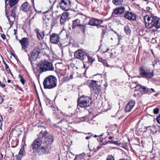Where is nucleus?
Instances as JSON below:
<instances>
[{
    "label": "nucleus",
    "mask_w": 160,
    "mask_h": 160,
    "mask_svg": "<svg viewBox=\"0 0 160 160\" xmlns=\"http://www.w3.org/2000/svg\"><path fill=\"white\" fill-rule=\"evenodd\" d=\"M144 20L145 27L147 28H151L155 27L157 29L160 28V19L154 16L148 15L145 16Z\"/></svg>",
    "instance_id": "nucleus-1"
},
{
    "label": "nucleus",
    "mask_w": 160,
    "mask_h": 160,
    "mask_svg": "<svg viewBox=\"0 0 160 160\" xmlns=\"http://www.w3.org/2000/svg\"><path fill=\"white\" fill-rule=\"evenodd\" d=\"M44 88L45 89H52L56 87L57 79L53 75H49L46 77L43 82Z\"/></svg>",
    "instance_id": "nucleus-2"
},
{
    "label": "nucleus",
    "mask_w": 160,
    "mask_h": 160,
    "mask_svg": "<svg viewBox=\"0 0 160 160\" xmlns=\"http://www.w3.org/2000/svg\"><path fill=\"white\" fill-rule=\"evenodd\" d=\"M90 98L88 96H82L79 97L78 101L77 108L80 109L81 108H85L90 106L91 103Z\"/></svg>",
    "instance_id": "nucleus-3"
},
{
    "label": "nucleus",
    "mask_w": 160,
    "mask_h": 160,
    "mask_svg": "<svg viewBox=\"0 0 160 160\" xmlns=\"http://www.w3.org/2000/svg\"><path fill=\"white\" fill-rule=\"evenodd\" d=\"M139 74L142 78H151L153 76L154 73L153 70L148 69L144 67H142L140 68Z\"/></svg>",
    "instance_id": "nucleus-4"
},
{
    "label": "nucleus",
    "mask_w": 160,
    "mask_h": 160,
    "mask_svg": "<svg viewBox=\"0 0 160 160\" xmlns=\"http://www.w3.org/2000/svg\"><path fill=\"white\" fill-rule=\"evenodd\" d=\"M18 0H5V16L7 17L9 22H11L10 19L8 15V10L14 6L18 2Z\"/></svg>",
    "instance_id": "nucleus-5"
},
{
    "label": "nucleus",
    "mask_w": 160,
    "mask_h": 160,
    "mask_svg": "<svg viewBox=\"0 0 160 160\" xmlns=\"http://www.w3.org/2000/svg\"><path fill=\"white\" fill-rule=\"evenodd\" d=\"M31 148L35 154H39L40 152V137L38 136V138L33 140L32 142Z\"/></svg>",
    "instance_id": "nucleus-6"
},
{
    "label": "nucleus",
    "mask_w": 160,
    "mask_h": 160,
    "mask_svg": "<svg viewBox=\"0 0 160 160\" xmlns=\"http://www.w3.org/2000/svg\"><path fill=\"white\" fill-rule=\"evenodd\" d=\"M40 52V49L38 47H36L32 51L30 55L28 54L29 57V60L30 62L32 65L33 67L32 61L37 60V58H38Z\"/></svg>",
    "instance_id": "nucleus-7"
},
{
    "label": "nucleus",
    "mask_w": 160,
    "mask_h": 160,
    "mask_svg": "<svg viewBox=\"0 0 160 160\" xmlns=\"http://www.w3.org/2000/svg\"><path fill=\"white\" fill-rule=\"evenodd\" d=\"M54 69V67L51 63L45 62L41 63V73L47 71H53Z\"/></svg>",
    "instance_id": "nucleus-8"
},
{
    "label": "nucleus",
    "mask_w": 160,
    "mask_h": 160,
    "mask_svg": "<svg viewBox=\"0 0 160 160\" xmlns=\"http://www.w3.org/2000/svg\"><path fill=\"white\" fill-rule=\"evenodd\" d=\"M71 2L70 0H62L59 3L61 8L63 10L68 11L71 7Z\"/></svg>",
    "instance_id": "nucleus-9"
},
{
    "label": "nucleus",
    "mask_w": 160,
    "mask_h": 160,
    "mask_svg": "<svg viewBox=\"0 0 160 160\" xmlns=\"http://www.w3.org/2000/svg\"><path fill=\"white\" fill-rule=\"evenodd\" d=\"M74 56L76 58L82 61L86 58L87 54L82 50L78 49L75 52Z\"/></svg>",
    "instance_id": "nucleus-10"
},
{
    "label": "nucleus",
    "mask_w": 160,
    "mask_h": 160,
    "mask_svg": "<svg viewBox=\"0 0 160 160\" xmlns=\"http://www.w3.org/2000/svg\"><path fill=\"white\" fill-rule=\"evenodd\" d=\"M98 81L92 80L89 85L91 91H101L100 85Z\"/></svg>",
    "instance_id": "nucleus-11"
},
{
    "label": "nucleus",
    "mask_w": 160,
    "mask_h": 160,
    "mask_svg": "<svg viewBox=\"0 0 160 160\" xmlns=\"http://www.w3.org/2000/svg\"><path fill=\"white\" fill-rule=\"evenodd\" d=\"M104 20H100L94 18H92L89 20L88 24L92 26H97L99 28V26L101 24Z\"/></svg>",
    "instance_id": "nucleus-12"
},
{
    "label": "nucleus",
    "mask_w": 160,
    "mask_h": 160,
    "mask_svg": "<svg viewBox=\"0 0 160 160\" xmlns=\"http://www.w3.org/2000/svg\"><path fill=\"white\" fill-rule=\"evenodd\" d=\"M42 140L43 141V143H45L46 145L48 144H52L53 142V137L48 133L47 135L44 137L42 136Z\"/></svg>",
    "instance_id": "nucleus-13"
},
{
    "label": "nucleus",
    "mask_w": 160,
    "mask_h": 160,
    "mask_svg": "<svg viewBox=\"0 0 160 160\" xmlns=\"http://www.w3.org/2000/svg\"><path fill=\"white\" fill-rule=\"evenodd\" d=\"M59 37L57 34L53 33L50 36V40L52 43L58 44L59 42Z\"/></svg>",
    "instance_id": "nucleus-14"
},
{
    "label": "nucleus",
    "mask_w": 160,
    "mask_h": 160,
    "mask_svg": "<svg viewBox=\"0 0 160 160\" xmlns=\"http://www.w3.org/2000/svg\"><path fill=\"white\" fill-rule=\"evenodd\" d=\"M136 102L134 100H131L127 103L125 107V110L126 112H129L132 110Z\"/></svg>",
    "instance_id": "nucleus-15"
},
{
    "label": "nucleus",
    "mask_w": 160,
    "mask_h": 160,
    "mask_svg": "<svg viewBox=\"0 0 160 160\" xmlns=\"http://www.w3.org/2000/svg\"><path fill=\"white\" fill-rule=\"evenodd\" d=\"M125 8L124 6H120L114 9L113 13L115 14H122L125 12Z\"/></svg>",
    "instance_id": "nucleus-16"
},
{
    "label": "nucleus",
    "mask_w": 160,
    "mask_h": 160,
    "mask_svg": "<svg viewBox=\"0 0 160 160\" xmlns=\"http://www.w3.org/2000/svg\"><path fill=\"white\" fill-rule=\"evenodd\" d=\"M124 17L128 20H132L134 21L136 19V14L128 11L127 12L124 14Z\"/></svg>",
    "instance_id": "nucleus-17"
},
{
    "label": "nucleus",
    "mask_w": 160,
    "mask_h": 160,
    "mask_svg": "<svg viewBox=\"0 0 160 160\" xmlns=\"http://www.w3.org/2000/svg\"><path fill=\"white\" fill-rule=\"evenodd\" d=\"M69 13L66 12L63 13L60 18V22L61 24L64 23L69 19Z\"/></svg>",
    "instance_id": "nucleus-18"
},
{
    "label": "nucleus",
    "mask_w": 160,
    "mask_h": 160,
    "mask_svg": "<svg viewBox=\"0 0 160 160\" xmlns=\"http://www.w3.org/2000/svg\"><path fill=\"white\" fill-rule=\"evenodd\" d=\"M19 42L22 45V49L28 47V40L27 38H23L22 39L19 40Z\"/></svg>",
    "instance_id": "nucleus-19"
},
{
    "label": "nucleus",
    "mask_w": 160,
    "mask_h": 160,
    "mask_svg": "<svg viewBox=\"0 0 160 160\" xmlns=\"http://www.w3.org/2000/svg\"><path fill=\"white\" fill-rule=\"evenodd\" d=\"M31 7L27 2L23 3L20 8V9L24 12H27L30 10Z\"/></svg>",
    "instance_id": "nucleus-20"
},
{
    "label": "nucleus",
    "mask_w": 160,
    "mask_h": 160,
    "mask_svg": "<svg viewBox=\"0 0 160 160\" xmlns=\"http://www.w3.org/2000/svg\"><path fill=\"white\" fill-rule=\"evenodd\" d=\"M36 67L33 68L35 74L38 79L39 81V76L40 75V63L36 64Z\"/></svg>",
    "instance_id": "nucleus-21"
},
{
    "label": "nucleus",
    "mask_w": 160,
    "mask_h": 160,
    "mask_svg": "<svg viewBox=\"0 0 160 160\" xmlns=\"http://www.w3.org/2000/svg\"><path fill=\"white\" fill-rule=\"evenodd\" d=\"M50 11L49 10H47L46 11L42 12V19L43 21L46 20H47L49 21L50 18V17L51 15L50 13H49Z\"/></svg>",
    "instance_id": "nucleus-22"
},
{
    "label": "nucleus",
    "mask_w": 160,
    "mask_h": 160,
    "mask_svg": "<svg viewBox=\"0 0 160 160\" xmlns=\"http://www.w3.org/2000/svg\"><path fill=\"white\" fill-rule=\"evenodd\" d=\"M100 91H91V100H94L97 99Z\"/></svg>",
    "instance_id": "nucleus-23"
},
{
    "label": "nucleus",
    "mask_w": 160,
    "mask_h": 160,
    "mask_svg": "<svg viewBox=\"0 0 160 160\" xmlns=\"http://www.w3.org/2000/svg\"><path fill=\"white\" fill-rule=\"evenodd\" d=\"M81 24L80 20L77 19L73 21L72 28L73 29H75L77 27H78Z\"/></svg>",
    "instance_id": "nucleus-24"
},
{
    "label": "nucleus",
    "mask_w": 160,
    "mask_h": 160,
    "mask_svg": "<svg viewBox=\"0 0 160 160\" xmlns=\"http://www.w3.org/2000/svg\"><path fill=\"white\" fill-rule=\"evenodd\" d=\"M41 136L44 137L45 135H47L48 133L46 130V127L41 125Z\"/></svg>",
    "instance_id": "nucleus-25"
},
{
    "label": "nucleus",
    "mask_w": 160,
    "mask_h": 160,
    "mask_svg": "<svg viewBox=\"0 0 160 160\" xmlns=\"http://www.w3.org/2000/svg\"><path fill=\"white\" fill-rule=\"evenodd\" d=\"M41 151L43 154H48L49 152V149L47 146H42L41 148Z\"/></svg>",
    "instance_id": "nucleus-26"
},
{
    "label": "nucleus",
    "mask_w": 160,
    "mask_h": 160,
    "mask_svg": "<svg viewBox=\"0 0 160 160\" xmlns=\"http://www.w3.org/2000/svg\"><path fill=\"white\" fill-rule=\"evenodd\" d=\"M79 29L83 34H85V30L87 28L86 24H81L78 27Z\"/></svg>",
    "instance_id": "nucleus-27"
},
{
    "label": "nucleus",
    "mask_w": 160,
    "mask_h": 160,
    "mask_svg": "<svg viewBox=\"0 0 160 160\" xmlns=\"http://www.w3.org/2000/svg\"><path fill=\"white\" fill-rule=\"evenodd\" d=\"M17 7L14 6L10 14V16L13 18L14 20L16 14Z\"/></svg>",
    "instance_id": "nucleus-28"
},
{
    "label": "nucleus",
    "mask_w": 160,
    "mask_h": 160,
    "mask_svg": "<svg viewBox=\"0 0 160 160\" xmlns=\"http://www.w3.org/2000/svg\"><path fill=\"white\" fill-rule=\"evenodd\" d=\"M98 60L99 62H101L104 66L106 67H109V65L107 63V61L102 58H98Z\"/></svg>",
    "instance_id": "nucleus-29"
},
{
    "label": "nucleus",
    "mask_w": 160,
    "mask_h": 160,
    "mask_svg": "<svg viewBox=\"0 0 160 160\" xmlns=\"http://www.w3.org/2000/svg\"><path fill=\"white\" fill-rule=\"evenodd\" d=\"M124 30L127 35H129L131 34V31L129 26L128 25L124 26Z\"/></svg>",
    "instance_id": "nucleus-30"
},
{
    "label": "nucleus",
    "mask_w": 160,
    "mask_h": 160,
    "mask_svg": "<svg viewBox=\"0 0 160 160\" xmlns=\"http://www.w3.org/2000/svg\"><path fill=\"white\" fill-rule=\"evenodd\" d=\"M136 88L139 89H142L143 91L145 92L149 91L150 90V89L147 88L146 87L141 85H138Z\"/></svg>",
    "instance_id": "nucleus-31"
},
{
    "label": "nucleus",
    "mask_w": 160,
    "mask_h": 160,
    "mask_svg": "<svg viewBox=\"0 0 160 160\" xmlns=\"http://www.w3.org/2000/svg\"><path fill=\"white\" fill-rule=\"evenodd\" d=\"M99 28H104L103 29H102V32L101 34V37L102 38H104L105 33L106 32V29L107 28V26H99Z\"/></svg>",
    "instance_id": "nucleus-32"
},
{
    "label": "nucleus",
    "mask_w": 160,
    "mask_h": 160,
    "mask_svg": "<svg viewBox=\"0 0 160 160\" xmlns=\"http://www.w3.org/2000/svg\"><path fill=\"white\" fill-rule=\"evenodd\" d=\"M123 0H113L112 3L116 6L120 5L122 4Z\"/></svg>",
    "instance_id": "nucleus-33"
},
{
    "label": "nucleus",
    "mask_w": 160,
    "mask_h": 160,
    "mask_svg": "<svg viewBox=\"0 0 160 160\" xmlns=\"http://www.w3.org/2000/svg\"><path fill=\"white\" fill-rule=\"evenodd\" d=\"M24 151V145H22L21 148H20L19 152L18 153V155L22 156V157L23 156V152Z\"/></svg>",
    "instance_id": "nucleus-34"
},
{
    "label": "nucleus",
    "mask_w": 160,
    "mask_h": 160,
    "mask_svg": "<svg viewBox=\"0 0 160 160\" xmlns=\"http://www.w3.org/2000/svg\"><path fill=\"white\" fill-rule=\"evenodd\" d=\"M87 57L88 59V61L87 62L88 63H90L91 64H92V62L95 61V59H94L92 58L89 55H87Z\"/></svg>",
    "instance_id": "nucleus-35"
},
{
    "label": "nucleus",
    "mask_w": 160,
    "mask_h": 160,
    "mask_svg": "<svg viewBox=\"0 0 160 160\" xmlns=\"http://www.w3.org/2000/svg\"><path fill=\"white\" fill-rule=\"evenodd\" d=\"M159 62H160L158 59L155 58L154 61H152V65L153 67H154L158 63H159Z\"/></svg>",
    "instance_id": "nucleus-36"
},
{
    "label": "nucleus",
    "mask_w": 160,
    "mask_h": 160,
    "mask_svg": "<svg viewBox=\"0 0 160 160\" xmlns=\"http://www.w3.org/2000/svg\"><path fill=\"white\" fill-rule=\"evenodd\" d=\"M35 32H36L37 37L39 40H40V32L39 29L38 28H36L35 30Z\"/></svg>",
    "instance_id": "nucleus-37"
},
{
    "label": "nucleus",
    "mask_w": 160,
    "mask_h": 160,
    "mask_svg": "<svg viewBox=\"0 0 160 160\" xmlns=\"http://www.w3.org/2000/svg\"><path fill=\"white\" fill-rule=\"evenodd\" d=\"M19 78H20V81L21 83L24 85L25 83V80L23 78L21 75V74H19L18 75Z\"/></svg>",
    "instance_id": "nucleus-38"
},
{
    "label": "nucleus",
    "mask_w": 160,
    "mask_h": 160,
    "mask_svg": "<svg viewBox=\"0 0 160 160\" xmlns=\"http://www.w3.org/2000/svg\"><path fill=\"white\" fill-rule=\"evenodd\" d=\"M70 118V117L69 116H67L66 117L65 119H63L62 120H61L59 122H58V124H59V123H61L62 121H64V120H65L66 121V122H68L69 123H71L72 122H69V121L68 120V119Z\"/></svg>",
    "instance_id": "nucleus-39"
},
{
    "label": "nucleus",
    "mask_w": 160,
    "mask_h": 160,
    "mask_svg": "<svg viewBox=\"0 0 160 160\" xmlns=\"http://www.w3.org/2000/svg\"><path fill=\"white\" fill-rule=\"evenodd\" d=\"M47 48V45L46 43L44 42L43 43H41V49H45Z\"/></svg>",
    "instance_id": "nucleus-40"
},
{
    "label": "nucleus",
    "mask_w": 160,
    "mask_h": 160,
    "mask_svg": "<svg viewBox=\"0 0 160 160\" xmlns=\"http://www.w3.org/2000/svg\"><path fill=\"white\" fill-rule=\"evenodd\" d=\"M159 109L158 108H156L153 110V112L154 114H157L159 112Z\"/></svg>",
    "instance_id": "nucleus-41"
},
{
    "label": "nucleus",
    "mask_w": 160,
    "mask_h": 160,
    "mask_svg": "<svg viewBox=\"0 0 160 160\" xmlns=\"http://www.w3.org/2000/svg\"><path fill=\"white\" fill-rule=\"evenodd\" d=\"M106 160H114V158L112 155H109Z\"/></svg>",
    "instance_id": "nucleus-42"
},
{
    "label": "nucleus",
    "mask_w": 160,
    "mask_h": 160,
    "mask_svg": "<svg viewBox=\"0 0 160 160\" xmlns=\"http://www.w3.org/2000/svg\"><path fill=\"white\" fill-rule=\"evenodd\" d=\"M15 87L17 89H18L20 91L23 92V90H22V88H20L18 85L16 84L15 86Z\"/></svg>",
    "instance_id": "nucleus-43"
},
{
    "label": "nucleus",
    "mask_w": 160,
    "mask_h": 160,
    "mask_svg": "<svg viewBox=\"0 0 160 160\" xmlns=\"http://www.w3.org/2000/svg\"><path fill=\"white\" fill-rule=\"evenodd\" d=\"M141 126H142V127H141V128H140V126H139L138 125V129L140 130V131L141 132V131H142V130L143 129H144V126H143V124H142L141 125Z\"/></svg>",
    "instance_id": "nucleus-44"
},
{
    "label": "nucleus",
    "mask_w": 160,
    "mask_h": 160,
    "mask_svg": "<svg viewBox=\"0 0 160 160\" xmlns=\"http://www.w3.org/2000/svg\"><path fill=\"white\" fill-rule=\"evenodd\" d=\"M113 144L119 146L120 145V143L118 141H114Z\"/></svg>",
    "instance_id": "nucleus-45"
},
{
    "label": "nucleus",
    "mask_w": 160,
    "mask_h": 160,
    "mask_svg": "<svg viewBox=\"0 0 160 160\" xmlns=\"http://www.w3.org/2000/svg\"><path fill=\"white\" fill-rule=\"evenodd\" d=\"M75 157H77V159L78 158L79 159H82V157L81 156V154L76 155Z\"/></svg>",
    "instance_id": "nucleus-46"
},
{
    "label": "nucleus",
    "mask_w": 160,
    "mask_h": 160,
    "mask_svg": "<svg viewBox=\"0 0 160 160\" xmlns=\"http://www.w3.org/2000/svg\"><path fill=\"white\" fill-rule=\"evenodd\" d=\"M19 155H17L16 156V157H17V158H16V160H21L22 158L23 157H22V156H19Z\"/></svg>",
    "instance_id": "nucleus-47"
},
{
    "label": "nucleus",
    "mask_w": 160,
    "mask_h": 160,
    "mask_svg": "<svg viewBox=\"0 0 160 160\" xmlns=\"http://www.w3.org/2000/svg\"><path fill=\"white\" fill-rule=\"evenodd\" d=\"M156 121L158 123L160 124V115L157 118Z\"/></svg>",
    "instance_id": "nucleus-48"
},
{
    "label": "nucleus",
    "mask_w": 160,
    "mask_h": 160,
    "mask_svg": "<svg viewBox=\"0 0 160 160\" xmlns=\"http://www.w3.org/2000/svg\"><path fill=\"white\" fill-rule=\"evenodd\" d=\"M3 100L4 98L1 96H0V104L2 103Z\"/></svg>",
    "instance_id": "nucleus-49"
},
{
    "label": "nucleus",
    "mask_w": 160,
    "mask_h": 160,
    "mask_svg": "<svg viewBox=\"0 0 160 160\" xmlns=\"http://www.w3.org/2000/svg\"><path fill=\"white\" fill-rule=\"evenodd\" d=\"M3 63H4V65L5 66V68H8V67H9L8 65L6 63L4 60H3Z\"/></svg>",
    "instance_id": "nucleus-50"
},
{
    "label": "nucleus",
    "mask_w": 160,
    "mask_h": 160,
    "mask_svg": "<svg viewBox=\"0 0 160 160\" xmlns=\"http://www.w3.org/2000/svg\"><path fill=\"white\" fill-rule=\"evenodd\" d=\"M1 37L4 40L5 39L6 37L4 34H2L1 35Z\"/></svg>",
    "instance_id": "nucleus-51"
},
{
    "label": "nucleus",
    "mask_w": 160,
    "mask_h": 160,
    "mask_svg": "<svg viewBox=\"0 0 160 160\" xmlns=\"http://www.w3.org/2000/svg\"><path fill=\"white\" fill-rule=\"evenodd\" d=\"M0 86L1 87H2V88H4L5 86V84H4L2 83V82H1V84H0Z\"/></svg>",
    "instance_id": "nucleus-52"
},
{
    "label": "nucleus",
    "mask_w": 160,
    "mask_h": 160,
    "mask_svg": "<svg viewBox=\"0 0 160 160\" xmlns=\"http://www.w3.org/2000/svg\"><path fill=\"white\" fill-rule=\"evenodd\" d=\"M6 70L8 72V73H9L10 72H11V71L10 70V69L9 68V67L8 68H5Z\"/></svg>",
    "instance_id": "nucleus-53"
},
{
    "label": "nucleus",
    "mask_w": 160,
    "mask_h": 160,
    "mask_svg": "<svg viewBox=\"0 0 160 160\" xmlns=\"http://www.w3.org/2000/svg\"><path fill=\"white\" fill-rule=\"evenodd\" d=\"M41 116H42L43 118L46 119V117H44V114L42 112H41Z\"/></svg>",
    "instance_id": "nucleus-54"
},
{
    "label": "nucleus",
    "mask_w": 160,
    "mask_h": 160,
    "mask_svg": "<svg viewBox=\"0 0 160 160\" xmlns=\"http://www.w3.org/2000/svg\"><path fill=\"white\" fill-rule=\"evenodd\" d=\"M3 121V119L2 116L0 115V122H2Z\"/></svg>",
    "instance_id": "nucleus-55"
},
{
    "label": "nucleus",
    "mask_w": 160,
    "mask_h": 160,
    "mask_svg": "<svg viewBox=\"0 0 160 160\" xmlns=\"http://www.w3.org/2000/svg\"><path fill=\"white\" fill-rule=\"evenodd\" d=\"M102 147V146H98V147H97V151L98 150H99L100 149H101Z\"/></svg>",
    "instance_id": "nucleus-56"
},
{
    "label": "nucleus",
    "mask_w": 160,
    "mask_h": 160,
    "mask_svg": "<svg viewBox=\"0 0 160 160\" xmlns=\"http://www.w3.org/2000/svg\"><path fill=\"white\" fill-rule=\"evenodd\" d=\"M103 134V133H102V134H101L100 135H99V136H97V135H95L94 136V137L95 138H96V137H101V136H102Z\"/></svg>",
    "instance_id": "nucleus-57"
},
{
    "label": "nucleus",
    "mask_w": 160,
    "mask_h": 160,
    "mask_svg": "<svg viewBox=\"0 0 160 160\" xmlns=\"http://www.w3.org/2000/svg\"><path fill=\"white\" fill-rule=\"evenodd\" d=\"M35 90H36V93H37V96L38 97V96H39V94H38V92H37V91L36 89V86H35Z\"/></svg>",
    "instance_id": "nucleus-58"
},
{
    "label": "nucleus",
    "mask_w": 160,
    "mask_h": 160,
    "mask_svg": "<svg viewBox=\"0 0 160 160\" xmlns=\"http://www.w3.org/2000/svg\"><path fill=\"white\" fill-rule=\"evenodd\" d=\"M14 34L15 35L17 32V29H14Z\"/></svg>",
    "instance_id": "nucleus-59"
},
{
    "label": "nucleus",
    "mask_w": 160,
    "mask_h": 160,
    "mask_svg": "<svg viewBox=\"0 0 160 160\" xmlns=\"http://www.w3.org/2000/svg\"><path fill=\"white\" fill-rule=\"evenodd\" d=\"M44 32H42V34L43 35V37L41 36V38L42 39L43 38V37L44 36Z\"/></svg>",
    "instance_id": "nucleus-60"
},
{
    "label": "nucleus",
    "mask_w": 160,
    "mask_h": 160,
    "mask_svg": "<svg viewBox=\"0 0 160 160\" xmlns=\"http://www.w3.org/2000/svg\"><path fill=\"white\" fill-rule=\"evenodd\" d=\"M25 139H26V137L25 136H23V138L22 140V141H25Z\"/></svg>",
    "instance_id": "nucleus-61"
},
{
    "label": "nucleus",
    "mask_w": 160,
    "mask_h": 160,
    "mask_svg": "<svg viewBox=\"0 0 160 160\" xmlns=\"http://www.w3.org/2000/svg\"><path fill=\"white\" fill-rule=\"evenodd\" d=\"M42 123L43 124H45L46 123V122L44 120V121L43 122H42Z\"/></svg>",
    "instance_id": "nucleus-62"
},
{
    "label": "nucleus",
    "mask_w": 160,
    "mask_h": 160,
    "mask_svg": "<svg viewBox=\"0 0 160 160\" xmlns=\"http://www.w3.org/2000/svg\"><path fill=\"white\" fill-rule=\"evenodd\" d=\"M108 142L110 143H112L113 144V142L114 141H109Z\"/></svg>",
    "instance_id": "nucleus-63"
},
{
    "label": "nucleus",
    "mask_w": 160,
    "mask_h": 160,
    "mask_svg": "<svg viewBox=\"0 0 160 160\" xmlns=\"http://www.w3.org/2000/svg\"><path fill=\"white\" fill-rule=\"evenodd\" d=\"M90 138V137H86L85 138L86 139L88 140Z\"/></svg>",
    "instance_id": "nucleus-64"
}]
</instances>
